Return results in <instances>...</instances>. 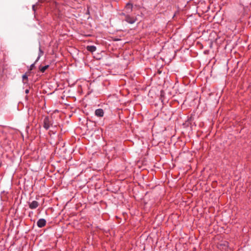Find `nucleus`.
<instances>
[{"label":"nucleus","instance_id":"12","mask_svg":"<svg viewBox=\"0 0 251 251\" xmlns=\"http://www.w3.org/2000/svg\"><path fill=\"white\" fill-rule=\"evenodd\" d=\"M119 14H120V15H121V16H125V17H126V15H127V14H125V13H124V12H122V13H120Z\"/></svg>","mask_w":251,"mask_h":251},{"label":"nucleus","instance_id":"13","mask_svg":"<svg viewBox=\"0 0 251 251\" xmlns=\"http://www.w3.org/2000/svg\"><path fill=\"white\" fill-rule=\"evenodd\" d=\"M32 10H33V11H35V5H32Z\"/></svg>","mask_w":251,"mask_h":251},{"label":"nucleus","instance_id":"15","mask_svg":"<svg viewBox=\"0 0 251 251\" xmlns=\"http://www.w3.org/2000/svg\"><path fill=\"white\" fill-rule=\"evenodd\" d=\"M29 206L30 208H31V203L29 204Z\"/></svg>","mask_w":251,"mask_h":251},{"label":"nucleus","instance_id":"3","mask_svg":"<svg viewBox=\"0 0 251 251\" xmlns=\"http://www.w3.org/2000/svg\"><path fill=\"white\" fill-rule=\"evenodd\" d=\"M95 114L98 117H102L103 116L104 112L102 109L99 108L95 110Z\"/></svg>","mask_w":251,"mask_h":251},{"label":"nucleus","instance_id":"6","mask_svg":"<svg viewBox=\"0 0 251 251\" xmlns=\"http://www.w3.org/2000/svg\"><path fill=\"white\" fill-rule=\"evenodd\" d=\"M87 50L90 52H93L96 50V47L94 46H88Z\"/></svg>","mask_w":251,"mask_h":251},{"label":"nucleus","instance_id":"10","mask_svg":"<svg viewBox=\"0 0 251 251\" xmlns=\"http://www.w3.org/2000/svg\"><path fill=\"white\" fill-rule=\"evenodd\" d=\"M23 80L24 83H26L27 80V75L26 74H25L23 75Z\"/></svg>","mask_w":251,"mask_h":251},{"label":"nucleus","instance_id":"11","mask_svg":"<svg viewBox=\"0 0 251 251\" xmlns=\"http://www.w3.org/2000/svg\"><path fill=\"white\" fill-rule=\"evenodd\" d=\"M227 244H228V243L226 242H225L224 244H220L219 245V248H220V247H221V246H224L225 247V249L226 250V247L227 246Z\"/></svg>","mask_w":251,"mask_h":251},{"label":"nucleus","instance_id":"4","mask_svg":"<svg viewBox=\"0 0 251 251\" xmlns=\"http://www.w3.org/2000/svg\"><path fill=\"white\" fill-rule=\"evenodd\" d=\"M46 221L44 219H39L37 223V226L39 227H44L46 225Z\"/></svg>","mask_w":251,"mask_h":251},{"label":"nucleus","instance_id":"5","mask_svg":"<svg viewBox=\"0 0 251 251\" xmlns=\"http://www.w3.org/2000/svg\"><path fill=\"white\" fill-rule=\"evenodd\" d=\"M125 8L127 10V13H130L132 11L133 4L130 2H127L126 4Z\"/></svg>","mask_w":251,"mask_h":251},{"label":"nucleus","instance_id":"16","mask_svg":"<svg viewBox=\"0 0 251 251\" xmlns=\"http://www.w3.org/2000/svg\"><path fill=\"white\" fill-rule=\"evenodd\" d=\"M32 69H33L34 67V64H32Z\"/></svg>","mask_w":251,"mask_h":251},{"label":"nucleus","instance_id":"9","mask_svg":"<svg viewBox=\"0 0 251 251\" xmlns=\"http://www.w3.org/2000/svg\"><path fill=\"white\" fill-rule=\"evenodd\" d=\"M39 205V203L36 201H32V209L37 208Z\"/></svg>","mask_w":251,"mask_h":251},{"label":"nucleus","instance_id":"2","mask_svg":"<svg viewBox=\"0 0 251 251\" xmlns=\"http://www.w3.org/2000/svg\"><path fill=\"white\" fill-rule=\"evenodd\" d=\"M137 19L136 18L130 16L129 15L126 16L125 21L130 24H133L136 22Z\"/></svg>","mask_w":251,"mask_h":251},{"label":"nucleus","instance_id":"8","mask_svg":"<svg viewBox=\"0 0 251 251\" xmlns=\"http://www.w3.org/2000/svg\"><path fill=\"white\" fill-rule=\"evenodd\" d=\"M43 54H44L43 51H42L41 50V48H39V52H38L37 58V59L36 60V62L39 59L40 57L41 56H42L43 55Z\"/></svg>","mask_w":251,"mask_h":251},{"label":"nucleus","instance_id":"1","mask_svg":"<svg viewBox=\"0 0 251 251\" xmlns=\"http://www.w3.org/2000/svg\"><path fill=\"white\" fill-rule=\"evenodd\" d=\"M52 125V119L50 117H46L44 120V127L48 129Z\"/></svg>","mask_w":251,"mask_h":251},{"label":"nucleus","instance_id":"7","mask_svg":"<svg viewBox=\"0 0 251 251\" xmlns=\"http://www.w3.org/2000/svg\"><path fill=\"white\" fill-rule=\"evenodd\" d=\"M49 66L48 65L43 67L40 66L39 69L41 72L44 73L45 71L49 68Z\"/></svg>","mask_w":251,"mask_h":251},{"label":"nucleus","instance_id":"14","mask_svg":"<svg viewBox=\"0 0 251 251\" xmlns=\"http://www.w3.org/2000/svg\"><path fill=\"white\" fill-rule=\"evenodd\" d=\"M28 92H29V90L26 89V90H25V93H28Z\"/></svg>","mask_w":251,"mask_h":251}]
</instances>
